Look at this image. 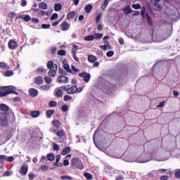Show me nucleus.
<instances>
[{
    "instance_id": "23",
    "label": "nucleus",
    "mask_w": 180,
    "mask_h": 180,
    "mask_svg": "<svg viewBox=\"0 0 180 180\" xmlns=\"http://www.w3.org/2000/svg\"><path fill=\"white\" fill-rule=\"evenodd\" d=\"M0 110H3V112H8L9 110V106L6 104H0Z\"/></svg>"
},
{
    "instance_id": "15",
    "label": "nucleus",
    "mask_w": 180,
    "mask_h": 180,
    "mask_svg": "<svg viewBox=\"0 0 180 180\" xmlns=\"http://www.w3.org/2000/svg\"><path fill=\"white\" fill-rule=\"evenodd\" d=\"M52 124L56 129H59L60 126H61V122H60L58 120H53L52 122Z\"/></svg>"
},
{
    "instance_id": "16",
    "label": "nucleus",
    "mask_w": 180,
    "mask_h": 180,
    "mask_svg": "<svg viewBox=\"0 0 180 180\" xmlns=\"http://www.w3.org/2000/svg\"><path fill=\"white\" fill-rule=\"evenodd\" d=\"M70 153H71V148L70 146H67L63 150L61 154L62 155H67V154H70Z\"/></svg>"
},
{
    "instance_id": "56",
    "label": "nucleus",
    "mask_w": 180,
    "mask_h": 180,
    "mask_svg": "<svg viewBox=\"0 0 180 180\" xmlns=\"http://www.w3.org/2000/svg\"><path fill=\"white\" fill-rule=\"evenodd\" d=\"M101 14H98L97 15V17L96 18V23L98 25L99 24V22H101Z\"/></svg>"
},
{
    "instance_id": "62",
    "label": "nucleus",
    "mask_w": 180,
    "mask_h": 180,
    "mask_svg": "<svg viewBox=\"0 0 180 180\" xmlns=\"http://www.w3.org/2000/svg\"><path fill=\"white\" fill-rule=\"evenodd\" d=\"M6 160V155H0V162H4Z\"/></svg>"
},
{
    "instance_id": "6",
    "label": "nucleus",
    "mask_w": 180,
    "mask_h": 180,
    "mask_svg": "<svg viewBox=\"0 0 180 180\" xmlns=\"http://www.w3.org/2000/svg\"><path fill=\"white\" fill-rule=\"evenodd\" d=\"M53 133H55L56 134V136H58V137H60V139L58 140V141H59V143H61V141H63V137H64L65 136V132L64 131L63 129H60L58 131H53Z\"/></svg>"
},
{
    "instance_id": "51",
    "label": "nucleus",
    "mask_w": 180,
    "mask_h": 180,
    "mask_svg": "<svg viewBox=\"0 0 180 180\" xmlns=\"http://www.w3.org/2000/svg\"><path fill=\"white\" fill-rule=\"evenodd\" d=\"M25 22H30L32 20V17L30 15H27L24 17Z\"/></svg>"
},
{
    "instance_id": "39",
    "label": "nucleus",
    "mask_w": 180,
    "mask_h": 180,
    "mask_svg": "<svg viewBox=\"0 0 180 180\" xmlns=\"http://www.w3.org/2000/svg\"><path fill=\"white\" fill-rule=\"evenodd\" d=\"M13 72L12 70H7L4 72V77H12Z\"/></svg>"
},
{
    "instance_id": "26",
    "label": "nucleus",
    "mask_w": 180,
    "mask_h": 180,
    "mask_svg": "<svg viewBox=\"0 0 180 180\" xmlns=\"http://www.w3.org/2000/svg\"><path fill=\"white\" fill-rule=\"evenodd\" d=\"M31 116L32 117H39V116H40V111L35 110V111L31 112Z\"/></svg>"
},
{
    "instance_id": "34",
    "label": "nucleus",
    "mask_w": 180,
    "mask_h": 180,
    "mask_svg": "<svg viewBox=\"0 0 180 180\" xmlns=\"http://www.w3.org/2000/svg\"><path fill=\"white\" fill-rule=\"evenodd\" d=\"M55 156H54V154L53 153H49L47 155V159L49 161H54L55 160Z\"/></svg>"
},
{
    "instance_id": "11",
    "label": "nucleus",
    "mask_w": 180,
    "mask_h": 180,
    "mask_svg": "<svg viewBox=\"0 0 180 180\" xmlns=\"http://www.w3.org/2000/svg\"><path fill=\"white\" fill-rule=\"evenodd\" d=\"M77 91H78V88H77V86H72V87L68 88V94L72 95V94H75Z\"/></svg>"
},
{
    "instance_id": "29",
    "label": "nucleus",
    "mask_w": 180,
    "mask_h": 180,
    "mask_svg": "<svg viewBox=\"0 0 180 180\" xmlns=\"http://www.w3.org/2000/svg\"><path fill=\"white\" fill-rule=\"evenodd\" d=\"M84 40H86V41H94V40H95V37L94 35H88L84 37Z\"/></svg>"
},
{
    "instance_id": "31",
    "label": "nucleus",
    "mask_w": 180,
    "mask_h": 180,
    "mask_svg": "<svg viewBox=\"0 0 180 180\" xmlns=\"http://www.w3.org/2000/svg\"><path fill=\"white\" fill-rule=\"evenodd\" d=\"M37 72H42L43 74H46L47 72V70L46 69H44V68L43 67H39L37 70H36Z\"/></svg>"
},
{
    "instance_id": "27",
    "label": "nucleus",
    "mask_w": 180,
    "mask_h": 180,
    "mask_svg": "<svg viewBox=\"0 0 180 180\" xmlns=\"http://www.w3.org/2000/svg\"><path fill=\"white\" fill-rule=\"evenodd\" d=\"M124 12L126 15H129L131 13V8L130 6H127L124 8Z\"/></svg>"
},
{
    "instance_id": "30",
    "label": "nucleus",
    "mask_w": 180,
    "mask_h": 180,
    "mask_svg": "<svg viewBox=\"0 0 180 180\" xmlns=\"http://www.w3.org/2000/svg\"><path fill=\"white\" fill-rule=\"evenodd\" d=\"M96 60V58L95 57V56H93V55H89L88 56V61L89 63H95Z\"/></svg>"
},
{
    "instance_id": "24",
    "label": "nucleus",
    "mask_w": 180,
    "mask_h": 180,
    "mask_svg": "<svg viewBox=\"0 0 180 180\" xmlns=\"http://www.w3.org/2000/svg\"><path fill=\"white\" fill-rule=\"evenodd\" d=\"M92 8H94L91 4L86 5L84 7V10L86 13H91L92 11Z\"/></svg>"
},
{
    "instance_id": "55",
    "label": "nucleus",
    "mask_w": 180,
    "mask_h": 180,
    "mask_svg": "<svg viewBox=\"0 0 180 180\" xmlns=\"http://www.w3.org/2000/svg\"><path fill=\"white\" fill-rule=\"evenodd\" d=\"M61 179H63V180H72V177H71L70 176H62L61 177Z\"/></svg>"
},
{
    "instance_id": "42",
    "label": "nucleus",
    "mask_w": 180,
    "mask_h": 180,
    "mask_svg": "<svg viewBox=\"0 0 180 180\" xmlns=\"http://www.w3.org/2000/svg\"><path fill=\"white\" fill-rule=\"evenodd\" d=\"M174 176L176 178V179H180V169L176 170Z\"/></svg>"
},
{
    "instance_id": "53",
    "label": "nucleus",
    "mask_w": 180,
    "mask_h": 180,
    "mask_svg": "<svg viewBox=\"0 0 180 180\" xmlns=\"http://www.w3.org/2000/svg\"><path fill=\"white\" fill-rule=\"evenodd\" d=\"M101 49L102 50H104V51H105V50H110V46H108V45H102V46H101Z\"/></svg>"
},
{
    "instance_id": "18",
    "label": "nucleus",
    "mask_w": 180,
    "mask_h": 180,
    "mask_svg": "<svg viewBox=\"0 0 180 180\" xmlns=\"http://www.w3.org/2000/svg\"><path fill=\"white\" fill-rule=\"evenodd\" d=\"M63 68L67 72L72 74V70H71V68H70V65H68V63L63 64Z\"/></svg>"
},
{
    "instance_id": "1",
    "label": "nucleus",
    "mask_w": 180,
    "mask_h": 180,
    "mask_svg": "<svg viewBox=\"0 0 180 180\" xmlns=\"http://www.w3.org/2000/svg\"><path fill=\"white\" fill-rule=\"evenodd\" d=\"M47 67L49 70V71L48 72V75L52 77H56V75L57 74V70H58L57 64L54 63L53 60H49L47 63Z\"/></svg>"
},
{
    "instance_id": "28",
    "label": "nucleus",
    "mask_w": 180,
    "mask_h": 180,
    "mask_svg": "<svg viewBox=\"0 0 180 180\" xmlns=\"http://www.w3.org/2000/svg\"><path fill=\"white\" fill-rule=\"evenodd\" d=\"M94 40H101L102 37H103V34L102 33H96L94 34Z\"/></svg>"
},
{
    "instance_id": "46",
    "label": "nucleus",
    "mask_w": 180,
    "mask_h": 180,
    "mask_svg": "<svg viewBox=\"0 0 180 180\" xmlns=\"http://www.w3.org/2000/svg\"><path fill=\"white\" fill-rule=\"evenodd\" d=\"M60 160H61V156L60 155H57L54 165H58V162H60Z\"/></svg>"
},
{
    "instance_id": "48",
    "label": "nucleus",
    "mask_w": 180,
    "mask_h": 180,
    "mask_svg": "<svg viewBox=\"0 0 180 180\" xmlns=\"http://www.w3.org/2000/svg\"><path fill=\"white\" fill-rule=\"evenodd\" d=\"M44 79H45L46 84H51V81H52L51 77H45Z\"/></svg>"
},
{
    "instance_id": "9",
    "label": "nucleus",
    "mask_w": 180,
    "mask_h": 180,
    "mask_svg": "<svg viewBox=\"0 0 180 180\" xmlns=\"http://www.w3.org/2000/svg\"><path fill=\"white\" fill-rule=\"evenodd\" d=\"M29 94L32 96V98H36V96L39 95V91H37L36 89L32 88L29 91Z\"/></svg>"
},
{
    "instance_id": "3",
    "label": "nucleus",
    "mask_w": 180,
    "mask_h": 180,
    "mask_svg": "<svg viewBox=\"0 0 180 180\" xmlns=\"http://www.w3.org/2000/svg\"><path fill=\"white\" fill-rule=\"evenodd\" d=\"M1 91H4L6 92V96L10 94H14L15 95H19L18 91H16V87L13 86H8L1 87Z\"/></svg>"
},
{
    "instance_id": "40",
    "label": "nucleus",
    "mask_w": 180,
    "mask_h": 180,
    "mask_svg": "<svg viewBox=\"0 0 180 180\" xmlns=\"http://www.w3.org/2000/svg\"><path fill=\"white\" fill-rule=\"evenodd\" d=\"M108 5H109V1H104L103 4H102L101 9L102 11H105Z\"/></svg>"
},
{
    "instance_id": "38",
    "label": "nucleus",
    "mask_w": 180,
    "mask_h": 180,
    "mask_svg": "<svg viewBox=\"0 0 180 180\" xmlns=\"http://www.w3.org/2000/svg\"><path fill=\"white\" fill-rule=\"evenodd\" d=\"M84 176H85V178L87 179L88 180H91L93 178L91 173H88V172H84Z\"/></svg>"
},
{
    "instance_id": "43",
    "label": "nucleus",
    "mask_w": 180,
    "mask_h": 180,
    "mask_svg": "<svg viewBox=\"0 0 180 180\" xmlns=\"http://www.w3.org/2000/svg\"><path fill=\"white\" fill-rule=\"evenodd\" d=\"M28 177L30 180H33L34 178H36V174L31 172L30 174H28Z\"/></svg>"
},
{
    "instance_id": "5",
    "label": "nucleus",
    "mask_w": 180,
    "mask_h": 180,
    "mask_svg": "<svg viewBox=\"0 0 180 180\" xmlns=\"http://www.w3.org/2000/svg\"><path fill=\"white\" fill-rule=\"evenodd\" d=\"M79 77L84 78L83 81H84V82H89V80L91 79V74L86 73L85 72L79 73Z\"/></svg>"
},
{
    "instance_id": "25",
    "label": "nucleus",
    "mask_w": 180,
    "mask_h": 180,
    "mask_svg": "<svg viewBox=\"0 0 180 180\" xmlns=\"http://www.w3.org/2000/svg\"><path fill=\"white\" fill-rule=\"evenodd\" d=\"M63 9V5L61 4H56L54 6V11L58 12Z\"/></svg>"
},
{
    "instance_id": "4",
    "label": "nucleus",
    "mask_w": 180,
    "mask_h": 180,
    "mask_svg": "<svg viewBox=\"0 0 180 180\" xmlns=\"http://www.w3.org/2000/svg\"><path fill=\"white\" fill-rule=\"evenodd\" d=\"M146 7H142L141 11V16L143 18V19H146L147 23L149 26H153V21L151 20V18H150V15H148V13L146 14Z\"/></svg>"
},
{
    "instance_id": "57",
    "label": "nucleus",
    "mask_w": 180,
    "mask_h": 180,
    "mask_svg": "<svg viewBox=\"0 0 180 180\" xmlns=\"http://www.w3.org/2000/svg\"><path fill=\"white\" fill-rule=\"evenodd\" d=\"M53 148L55 151H58V150H60V146H58L57 143H54Z\"/></svg>"
},
{
    "instance_id": "13",
    "label": "nucleus",
    "mask_w": 180,
    "mask_h": 180,
    "mask_svg": "<svg viewBox=\"0 0 180 180\" xmlns=\"http://www.w3.org/2000/svg\"><path fill=\"white\" fill-rule=\"evenodd\" d=\"M43 82H44L43 77L38 76L35 78V84H37V85H41L43 84Z\"/></svg>"
},
{
    "instance_id": "64",
    "label": "nucleus",
    "mask_w": 180,
    "mask_h": 180,
    "mask_svg": "<svg viewBox=\"0 0 180 180\" xmlns=\"http://www.w3.org/2000/svg\"><path fill=\"white\" fill-rule=\"evenodd\" d=\"M168 179H169V176H160V180H168Z\"/></svg>"
},
{
    "instance_id": "36",
    "label": "nucleus",
    "mask_w": 180,
    "mask_h": 180,
    "mask_svg": "<svg viewBox=\"0 0 180 180\" xmlns=\"http://www.w3.org/2000/svg\"><path fill=\"white\" fill-rule=\"evenodd\" d=\"M49 108H56V106H57V102L54 101H51L49 103Z\"/></svg>"
},
{
    "instance_id": "37",
    "label": "nucleus",
    "mask_w": 180,
    "mask_h": 180,
    "mask_svg": "<svg viewBox=\"0 0 180 180\" xmlns=\"http://www.w3.org/2000/svg\"><path fill=\"white\" fill-rule=\"evenodd\" d=\"M4 137L6 139V140H11V137H12V136L8 131H6L4 133Z\"/></svg>"
},
{
    "instance_id": "60",
    "label": "nucleus",
    "mask_w": 180,
    "mask_h": 180,
    "mask_svg": "<svg viewBox=\"0 0 180 180\" xmlns=\"http://www.w3.org/2000/svg\"><path fill=\"white\" fill-rule=\"evenodd\" d=\"M58 56H65V51L60 49L58 51Z\"/></svg>"
},
{
    "instance_id": "17",
    "label": "nucleus",
    "mask_w": 180,
    "mask_h": 180,
    "mask_svg": "<svg viewBox=\"0 0 180 180\" xmlns=\"http://www.w3.org/2000/svg\"><path fill=\"white\" fill-rule=\"evenodd\" d=\"M1 127H8L9 123L8 122V120L6 118H2L1 121Z\"/></svg>"
},
{
    "instance_id": "20",
    "label": "nucleus",
    "mask_w": 180,
    "mask_h": 180,
    "mask_svg": "<svg viewBox=\"0 0 180 180\" xmlns=\"http://www.w3.org/2000/svg\"><path fill=\"white\" fill-rule=\"evenodd\" d=\"M161 0H153L151 1V2H153L154 6H155V9H160L161 8V5H160V4L158 2H160Z\"/></svg>"
},
{
    "instance_id": "41",
    "label": "nucleus",
    "mask_w": 180,
    "mask_h": 180,
    "mask_svg": "<svg viewBox=\"0 0 180 180\" xmlns=\"http://www.w3.org/2000/svg\"><path fill=\"white\" fill-rule=\"evenodd\" d=\"M72 99V97L68 95H65L63 98V101L65 102H68V101H71Z\"/></svg>"
},
{
    "instance_id": "35",
    "label": "nucleus",
    "mask_w": 180,
    "mask_h": 180,
    "mask_svg": "<svg viewBox=\"0 0 180 180\" xmlns=\"http://www.w3.org/2000/svg\"><path fill=\"white\" fill-rule=\"evenodd\" d=\"M50 88H51V86L46 84V85L41 86L40 87V89L41 91H49Z\"/></svg>"
},
{
    "instance_id": "12",
    "label": "nucleus",
    "mask_w": 180,
    "mask_h": 180,
    "mask_svg": "<svg viewBox=\"0 0 180 180\" xmlns=\"http://www.w3.org/2000/svg\"><path fill=\"white\" fill-rule=\"evenodd\" d=\"M8 46L11 50H15V49L18 47V43H16V41H15L11 40L8 42Z\"/></svg>"
},
{
    "instance_id": "50",
    "label": "nucleus",
    "mask_w": 180,
    "mask_h": 180,
    "mask_svg": "<svg viewBox=\"0 0 180 180\" xmlns=\"http://www.w3.org/2000/svg\"><path fill=\"white\" fill-rule=\"evenodd\" d=\"M6 93L5 91H2V87L0 89V98H2L4 96H6Z\"/></svg>"
},
{
    "instance_id": "32",
    "label": "nucleus",
    "mask_w": 180,
    "mask_h": 180,
    "mask_svg": "<svg viewBox=\"0 0 180 180\" xmlns=\"http://www.w3.org/2000/svg\"><path fill=\"white\" fill-rule=\"evenodd\" d=\"M39 8H40V9H44V11H46L47 10V4H46L45 2H41L39 5Z\"/></svg>"
},
{
    "instance_id": "2",
    "label": "nucleus",
    "mask_w": 180,
    "mask_h": 180,
    "mask_svg": "<svg viewBox=\"0 0 180 180\" xmlns=\"http://www.w3.org/2000/svg\"><path fill=\"white\" fill-rule=\"evenodd\" d=\"M70 165L73 169H80L81 171L84 169V163H82L79 158H72Z\"/></svg>"
},
{
    "instance_id": "14",
    "label": "nucleus",
    "mask_w": 180,
    "mask_h": 180,
    "mask_svg": "<svg viewBox=\"0 0 180 180\" xmlns=\"http://www.w3.org/2000/svg\"><path fill=\"white\" fill-rule=\"evenodd\" d=\"M20 174H21V175H27V167L22 166L20 169Z\"/></svg>"
},
{
    "instance_id": "10",
    "label": "nucleus",
    "mask_w": 180,
    "mask_h": 180,
    "mask_svg": "<svg viewBox=\"0 0 180 180\" xmlns=\"http://www.w3.org/2000/svg\"><path fill=\"white\" fill-rule=\"evenodd\" d=\"M105 172L109 176H113L115 175V169H113L112 167H108L105 168Z\"/></svg>"
},
{
    "instance_id": "54",
    "label": "nucleus",
    "mask_w": 180,
    "mask_h": 180,
    "mask_svg": "<svg viewBox=\"0 0 180 180\" xmlns=\"http://www.w3.org/2000/svg\"><path fill=\"white\" fill-rule=\"evenodd\" d=\"M114 54H115V52L113 51H110L107 52L106 56L107 57H113Z\"/></svg>"
},
{
    "instance_id": "7",
    "label": "nucleus",
    "mask_w": 180,
    "mask_h": 180,
    "mask_svg": "<svg viewBox=\"0 0 180 180\" xmlns=\"http://www.w3.org/2000/svg\"><path fill=\"white\" fill-rule=\"evenodd\" d=\"M70 27H71V24L68 23V22L65 21L60 24V29L63 32L70 30Z\"/></svg>"
},
{
    "instance_id": "33",
    "label": "nucleus",
    "mask_w": 180,
    "mask_h": 180,
    "mask_svg": "<svg viewBox=\"0 0 180 180\" xmlns=\"http://www.w3.org/2000/svg\"><path fill=\"white\" fill-rule=\"evenodd\" d=\"M0 67L1 68H4V70H9V65L4 62L0 63Z\"/></svg>"
},
{
    "instance_id": "22",
    "label": "nucleus",
    "mask_w": 180,
    "mask_h": 180,
    "mask_svg": "<svg viewBox=\"0 0 180 180\" xmlns=\"http://www.w3.org/2000/svg\"><path fill=\"white\" fill-rule=\"evenodd\" d=\"M54 113H56V111H54V110H49L46 112V116L48 119H50V117H51V116H53Z\"/></svg>"
},
{
    "instance_id": "44",
    "label": "nucleus",
    "mask_w": 180,
    "mask_h": 180,
    "mask_svg": "<svg viewBox=\"0 0 180 180\" xmlns=\"http://www.w3.org/2000/svg\"><path fill=\"white\" fill-rule=\"evenodd\" d=\"M131 8H133V9H141V5H140V4H132Z\"/></svg>"
},
{
    "instance_id": "19",
    "label": "nucleus",
    "mask_w": 180,
    "mask_h": 180,
    "mask_svg": "<svg viewBox=\"0 0 180 180\" xmlns=\"http://www.w3.org/2000/svg\"><path fill=\"white\" fill-rule=\"evenodd\" d=\"M75 15H77V12L70 11L67 15V19H74V18H75Z\"/></svg>"
},
{
    "instance_id": "45",
    "label": "nucleus",
    "mask_w": 180,
    "mask_h": 180,
    "mask_svg": "<svg viewBox=\"0 0 180 180\" xmlns=\"http://www.w3.org/2000/svg\"><path fill=\"white\" fill-rule=\"evenodd\" d=\"M148 161H150V160H144V159H140V158H138L136 160V162H139V163L148 162Z\"/></svg>"
},
{
    "instance_id": "8",
    "label": "nucleus",
    "mask_w": 180,
    "mask_h": 180,
    "mask_svg": "<svg viewBox=\"0 0 180 180\" xmlns=\"http://www.w3.org/2000/svg\"><path fill=\"white\" fill-rule=\"evenodd\" d=\"M69 81L68 77L64 75H60L58 77V82L59 84H68Z\"/></svg>"
},
{
    "instance_id": "52",
    "label": "nucleus",
    "mask_w": 180,
    "mask_h": 180,
    "mask_svg": "<svg viewBox=\"0 0 180 180\" xmlns=\"http://www.w3.org/2000/svg\"><path fill=\"white\" fill-rule=\"evenodd\" d=\"M58 71L60 72V74H63V75H67V72H65V70H64V69H63L62 68H59Z\"/></svg>"
},
{
    "instance_id": "58",
    "label": "nucleus",
    "mask_w": 180,
    "mask_h": 180,
    "mask_svg": "<svg viewBox=\"0 0 180 180\" xmlns=\"http://www.w3.org/2000/svg\"><path fill=\"white\" fill-rule=\"evenodd\" d=\"M15 16H16V13H15V12H11L8 14V17L10 18V19H13L15 18Z\"/></svg>"
},
{
    "instance_id": "61",
    "label": "nucleus",
    "mask_w": 180,
    "mask_h": 180,
    "mask_svg": "<svg viewBox=\"0 0 180 180\" xmlns=\"http://www.w3.org/2000/svg\"><path fill=\"white\" fill-rule=\"evenodd\" d=\"M62 112H67L68 110V106L67 105H63L61 107Z\"/></svg>"
},
{
    "instance_id": "47",
    "label": "nucleus",
    "mask_w": 180,
    "mask_h": 180,
    "mask_svg": "<svg viewBox=\"0 0 180 180\" xmlns=\"http://www.w3.org/2000/svg\"><path fill=\"white\" fill-rule=\"evenodd\" d=\"M5 160L6 161H8V162H13V161H15V158L12 156H9V157L6 156V159Z\"/></svg>"
},
{
    "instance_id": "63",
    "label": "nucleus",
    "mask_w": 180,
    "mask_h": 180,
    "mask_svg": "<svg viewBox=\"0 0 180 180\" xmlns=\"http://www.w3.org/2000/svg\"><path fill=\"white\" fill-rule=\"evenodd\" d=\"M41 171H47L49 169V166L42 165L40 168Z\"/></svg>"
},
{
    "instance_id": "59",
    "label": "nucleus",
    "mask_w": 180,
    "mask_h": 180,
    "mask_svg": "<svg viewBox=\"0 0 180 180\" xmlns=\"http://www.w3.org/2000/svg\"><path fill=\"white\" fill-rule=\"evenodd\" d=\"M51 25L50 24H42L41 27L42 29H50Z\"/></svg>"
},
{
    "instance_id": "49",
    "label": "nucleus",
    "mask_w": 180,
    "mask_h": 180,
    "mask_svg": "<svg viewBox=\"0 0 180 180\" xmlns=\"http://www.w3.org/2000/svg\"><path fill=\"white\" fill-rule=\"evenodd\" d=\"M58 18V14L57 13H53L51 17V20H56Z\"/></svg>"
},
{
    "instance_id": "21",
    "label": "nucleus",
    "mask_w": 180,
    "mask_h": 180,
    "mask_svg": "<svg viewBox=\"0 0 180 180\" xmlns=\"http://www.w3.org/2000/svg\"><path fill=\"white\" fill-rule=\"evenodd\" d=\"M54 95L56 98H61L63 96V91L61 89H56Z\"/></svg>"
}]
</instances>
